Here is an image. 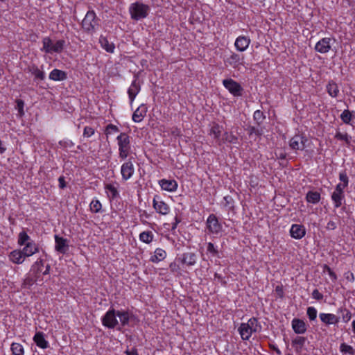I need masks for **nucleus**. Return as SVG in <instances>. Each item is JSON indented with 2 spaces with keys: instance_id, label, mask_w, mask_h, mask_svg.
<instances>
[{
  "instance_id": "nucleus-43",
  "label": "nucleus",
  "mask_w": 355,
  "mask_h": 355,
  "mask_svg": "<svg viewBox=\"0 0 355 355\" xmlns=\"http://www.w3.org/2000/svg\"><path fill=\"white\" fill-rule=\"evenodd\" d=\"M353 117L352 113L349 110H345L340 114V119L344 123L350 124Z\"/></svg>"
},
{
  "instance_id": "nucleus-9",
  "label": "nucleus",
  "mask_w": 355,
  "mask_h": 355,
  "mask_svg": "<svg viewBox=\"0 0 355 355\" xmlns=\"http://www.w3.org/2000/svg\"><path fill=\"white\" fill-rule=\"evenodd\" d=\"M134 171L135 168L133 162H132V158H130L121 166V173L123 180H129L132 176Z\"/></svg>"
},
{
  "instance_id": "nucleus-37",
  "label": "nucleus",
  "mask_w": 355,
  "mask_h": 355,
  "mask_svg": "<svg viewBox=\"0 0 355 355\" xmlns=\"http://www.w3.org/2000/svg\"><path fill=\"white\" fill-rule=\"evenodd\" d=\"M220 128L218 124L215 123L210 130V135H214V139L217 140L218 144L221 145V140L219 139L220 136Z\"/></svg>"
},
{
  "instance_id": "nucleus-64",
  "label": "nucleus",
  "mask_w": 355,
  "mask_h": 355,
  "mask_svg": "<svg viewBox=\"0 0 355 355\" xmlns=\"http://www.w3.org/2000/svg\"><path fill=\"white\" fill-rule=\"evenodd\" d=\"M125 354L126 355H139L137 349L135 347L132 348L131 350H125Z\"/></svg>"
},
{
  "instance_id": "nucleus-50",
  "label": "nucleus",
  "mask_w": 355,
  "mask_h": 355,
  "mask_svg": "<svg viewBox=\"0 0 355 355\" xmlns=\"http://www.w3.org/2000/svg\"><path fill=\"white\" fill-rule=\"evenodd\" d=\"M335 138L338 139V140H343V141H345V143L347 144V145H349L350 144V141H349V135L345 133V134H342L341 132H337L336 135H335Z\"/></svg>"
},
{
  "instance_id": "nucleus-28",
  "label": "nucleus",
  "mask_w": 355,
  "mask_h": 355,
  "mask_svg": "<svg viewBox=\"0 0 355 355\" xmlns=\"http://www.w3.org/2000/svg\"><path fill=\"white\" fill-rule=\"evenodd\" d=\"M166 257V252L165 250L161 248H157L155 251V254L153 255L150 261L153 263H158L164 260Z\"/></svg>"
},
{
  "instance_id": "nucleus-10",
  "label": "nucleus",
  "mask_w": 355,
  "mask_h": 355,
  "mask_svg": "<svg viewBox=\"0 0 355 355\" xmlns=\"http://www.w3.org/2000/svg\"><path fill=\"white\" fill-rule=\"evenodd\" d=\"M307 139L302 135H295L290 140V146L294 150H304Z\"/></svg>"
},
{
  "instance_id": "nucleus-36",
  "label": "nucleus",
  "mask_w": 355,
  "mask_h": 355,
  "mask_svg": "<svg viewBox=\"0 0 355 355\" xmlns=\"http://www.w3.org/2000/svg\"><path fill=\"white\" fill-rule=\"evenodd\" d=\"M34 241L27 234L25 231L21 232L18 235L17 243L19 245H25L28 242H33Z\"/></svg>"
},
{
  "instance_id": "nucleus-46",
  "label": "nucleus",
  "mask_w": 355,
  "mask_h": 355,
  "mask_svg": "<svg viewBox=\"0 0 355 355\" xmlns=\"http://www.w3.org/2000/svg\"><path fill=\"white\" fill-rule=\"evenodd\" d=\"M101 203L98 200H93L90 203V209L94 213H98L101 209Z\"/></svg>"
},
{
  "instance_id": "nucleus-42",
  "label": "nucleus",
  "mask_w": 355,
  "mask_h": 355,
  "mask_svg": "<svg viewBox=\"0 0 355 355\" xmlns=\"http://www.w3.org/2000/svg\"><path fill=\"white\" fill-rule=\"evenodd\" d=\"M245 324H249V328L252 330L253 332H256L261 329V326L259 325L258 320L255 318H250Z\"/></svg>"
},
{
  "instance_id": "nucleus-54",
  "label": "nucleus",
  "mask_w": 355,
  "mask_h": 355,
  "mask_svg": "<svg viewBox=\"0 0 355 355\" xmlns=\"http://www.w3.org/2000/svg\"><path fill=\"white\" fill-rule=\"evenodd\" d=\"M105 189L109 191L111 193V196L112 198H116L118 195H119V193H118V191L116 189V188L115 187H114L112 184H107L105 186Z\"/></svg>"
},
{
  "instance_id": "nucleus-47",
  "label": "nucleus",
  "mask_w": 355,
  "mask_h": 355,
  "mask_svg": "<svg viewBox=\"0 0 355 355\" xmlns=\"http://www.w3.org/2000/svg\"><path fill=\"white\" fill-rule=\"evenodd\" d=\"M340 350L343 353H349L351 355H354L355 351L351 345L346 343H342L340 346Z\"/></svg>"
},
{
  "instance_id": "nucleus-3",
  "label": "nucleus",
  "mask_w": 355,
  "mask_h": 355,
  "mask_svg": "<svg viewBox=\"0 0 355 355\" xmlns=\"http://www.w3.org/2000/svg\"><path fill=\"white\" fill-rule=\"evenodd\" d=\"M119 145V157L125 159L130 151V137L124 132L121 133L116 138Z\"/></svg>"
},
{
  "instance_id": "nucleus-26",
  "label": "nucleus",
  "mask_w": 355,
  "mask_h": 355,
  "mask_svg": "<svg viewBox=\"0 0 355 355\" xmlns=\"http://www.w3.org/2000/svg\"><path fill=\"white\" fill-rule=\"evenodd\" d=\"M99 43L101 46L108 53H113L115 46L112 42H109L107 38L103 35L99 37Z\"/></svg>"
},
{
  "instance_id": "nucleus-48",
  "label": "nucleus",
  "mask_w": 355,
  "mask_h": 355,
  "mask_svg": "<svg viewBox=\"0 0 355 355\" xmlns=\"http://www.w3.org/2000/svg\"><path fill=\"white\" fill-rule=\"evenodd\" d=\"M64 41L62 40H58L53 44V53H60L64 49Z\"/></svg>"
},
{
  "instance_id": "nucleus-23",
  "label": "nucleus",
  "mask_w": 355,
  "mask_h": 355,
  "mask_svg": "<svg viewBox=\"0 0 355 355\" xmlns=\"http://www.w3.org/2000/svg\"><path fill=\"white\" fill-rule=\"evenodd\" d=\"M33 340L40 348L46 349L49 347V343L45 340L43 332H37L33 337Z\"/></svg>"
},
{
  "instance_id": "nucleus-49",
  "label": "nucleus",
  "mask_w": 355,
  "mask_h": 355,
  "mask_svg": "<svg viewBox=\"0 0 355 355\" xmlns=\"http://www.w3.org/2000/svg\"><path fill=\"white\" fill-rule=\"evenodd\" d=\"M339 311L341 313H343L342 318L345 322H347L348 321L350 320V319L352 318V314L349 310H347L345 308H344V309L341 308L339 309Z\"/></svg>"
},
{
  "instance_id": "nucleus-51",
  "label": "nucleus",
  "mask_w": 355,
  "mask_h": 355,
  "mask_svg": "<svg viewBox=\"0 0 355 355\" xmlns=\"http://www.w3.org/2000/svg\"><path fill=\"white\" fill-rule=\"evenodd\" d=\"M306 313L310 320H315L317 317V310L314 307H308Z\"/></svg>"
},
{
  "instance_id": "nucleus-24",
  "label": "nucleus",
  "mask_w": 355,
  "mask_h": 355,
  "mask_svg": "<svg viewBox=\"0 0 355 355\" xmlns=\"http://www.w3.org/2000/svg\"><path fill=\"white\" fill-rule=\"evenodd\" d=\"M306 338L302 336H297L295 338L292 340L291 345L295 348V351L297 353H300L304 347Z\"/></svg>"
},
{
  "instance_id": "nucleus-31",
  "label": "nucleus",
  "mask_w": 355,
  "mask_h": 355,
  "mask_svg": "<svg viewBox=\"0 0 355 355\" xmlns=\"http://www.w3.org/2000/svg\"><path fill=\"white\" fill-rule=\"evenodd\" d=\"M320 198V193L318 191H309L306 195V201L312 204L318 203Z\"/></svg>"
},
{
  "instance_id": "nucleus-52",
  "label": "nucleus",
  "mask_w": 355,
  "mask_h": 355,
  "mask_svg": "<svg viewBox=\"0 0 355 355\" xmlns=\"http://www.w3.org/2000/svg\"><path fill=\"white\" fill-rule=\"evenodd\" d=\"M248 132L250 135L254 134L255 135L260 137L263 135V129L262 128H257L254 126H250L248 128Z\"/></svg>"
},
{
  "instance_id": "nucleus-20",
  "label": "nucleus",
  "mask_w": 355,
  "mask_h": 355,
  "mask_svg": "<svg viewBox=\"0 0 355 355\" xmlns=\"http://www.w3.org/2000/svg\"><path fill=\"white\" fill-rule=\"evenodd\" d=\"M250 40L245 36H239L235 41V46L239 51H244L249 46Z\"/></svg>"
},
{
  "instance_id": "nucleus-39",
  "label": "nucleus",
  "mask_w": 355,
  "mask_h": 355,
  "mask_svg": "<svg viewBox=\"0 0 355 355\" xmlns=\"http://www.w3.org/2000/svg\"><path fill=\"white\" fill-rule=\"evenodd\" d=\"M238 137L232 133L225 132L221 139L223 143L236 144Z\"/></svg>"
},
{
  "instance_id": "nucleus-32",
  "label": "nucleus",
  "mask_w": 355,
  "mask_h": 355,
  "mask_svg": "<svg viewBox=\"0 0 355 355\" xmlns=\"http://www.w3.org/2000/svg\"><path fill=\"white\" fill-rule=\"evenodd\" d=\"M117 316L119 318L121 326L125 327L128 324L130 319V313L126 311H118Z\"/></svg>"
},
{
  "instance_id": "nucleus-4",
  "label": "nucleus",
  "mask_w": 355,
  "mask_h": 355,
  "mask_svg": "<svg viewBox=\"0 0 355 355\" xmlns=\"http://www.w3.org/2000/svg\"><path fill=\"white\" fill-rule=\"evenodd\" d=\"M116 316L117 311H116L114 309L112 308L109 309L102 318V324L109 329H114L119 324Z\"/></svg>"
},
{
  "instance_id": "nucleus-56",
  "label": "nucleus",
  "mask_w": 355,
  "mask_h": 355,
  "mask_svg": "<svg viewBox=\"0 0 355 355\" xmlns=\"http://www.w3.org/2000/svg\"><path fill=\"white\" fill-rule=\"evenodd\" d=\"M94 129L92 127L86 126L84 128L83 131V137H90L94 134Z\"/></svg>"
},
{
  "instance_id": "nucleus-30",
  "label": "nucleus",
  "mask_w": 355,
  "mask_h": 355,
  "mask_svg": "<svg viewBox=\"0 0 355 355\" xmlns=\"http://www.w3.org/2000/svg\"><path fill=\"white\" fill-rule=\"evenodd\" d=\"M327 91L331 97H337L339 93L338 86L334 80H330L327 85Z\"/></svg>"
},
{
  "instance_id": "nucleus-34",
  "label": "nucleus",
  "mask_w": 355,
  "mask_h": 355,
  "mask_svg": "<svg viewBox=\"0 0 355 355\" xmlns=\"http://www.w3.org/2000/svg\"><path fill=\"white\" fill-rule=\"evenodd\" d=\"M43 47L41 49L46 53H53V44L50 37H46L42 40Z\"/></svg>"
},
{
  "instance_id": "nucleus-13",
  "label": "nucleus",
  "mask_w": 355,
  "mask_h": 355,
  "mask_svg": "<svg viewBox=\"0 0 355 355\" xmlns=\"http://www.w3.org/2000/svg\"><path fill=\"white\" fill-rule=\"evenodd\" d=\"M292 328L297 334H303L306 331V323L301 319L294 318L292 320Z\"/></svg>"
},
{
  "instance_id": "nucleus-14",
  "label": "nucleus",
  "mask_w": 355,
  "mask_h": 355,
  "mask_svg": "<svg viewBox=\"0 0 355 355\" xmlns=\"http://www.w3.org/2000/svg\"><path fill=\"white\" fill-rule=\"evenodd\" d=\"M291 236L296 239H300L304 236L306 234L305 228L302 225L294 224L291 226L290 230Z\"/></svg>"
},
{
  "instance_id": "nucleus-2",
  "label": "nucleus",
  "mask_w": 355,
  "mask_h": 355,
  "mask_svg": "<svg viewBox=\"0 0 355 355\" xmlns=\"http://www.w3.org/2000/svg\"><path fill=\"white\" fill-rule=\"evenodd\" d=\"M149 11L150 7L139 1L132 3L129 8L131 18L137 21L146 18Z\"/></svg>"
},
{
  "instance_id": "nucleus-27",
  "label": "nucleus",
  "mask_w": 355,
  "mask_h": 355,
  "mask_svg": "<svg viewBox=\"0 0 355 355\" xmlns=\"http://www.w3.org/2000/svg\"><path fill=\"white\" fill-rule=\"evenodd\" d=\"M40 277V275H33L30 273L24 280L21 287L23 288H30Z\"/></svg>"
},
{
  "instance_id": "nucleus-35",
  "label": "nucleus",
  "mask_w": 355,
  "mask_h": 355,
  "mask_svg": "<svg viewBox=\"0 0 355 355\" xmlns=\"http://www.w3.org/2000/svg\"><path fill=\"white\" fill-rule=\"evenodd\" d=\"M44 266V261L42 259H38L32 266L31 272L33 275H40L42 272V268Z\"/></svg>"
},
{
  "instance_id": "nucleus-7",
  "label": "nucleus",
  "mask_w": 355,
  "mask_h": 355,
  "mask_svg": "<svg viewBox=\"0 0 355 355\" xmlns=\"http://www.w3.org/2000/svg\"><path fill=\"white\" fill-rule=\"evenodd\" d=\"M206 223L209 232L212 234H218L222 230V225L214 214L209 216Z\"/></svg>"
},
{
  "instance_id": "nucleus-25",
  "label": "nucleus",
  "mask_w": 355,
  "mask_h": 355,
  "mask_svg": "<svg viewBox=\"0 0 355 355\" xmlns=\"http://www.w3.org/2000/svg\"><path fill=\"white\" fill-rule=\"evenodd\" d=\"M238 330L241 338L244 340H248L253 333L252 330L249 328V324L245 323H241Z\"/></svg>"
},
{
  "instance_id": "nucleus-38",
  "label": "nucleus",
  "mask_w": 355,
  "mask_h": 355,
  "mask_svg": "<svg viewBox=\"0 0 355 355\" xmlns=\"http://www.w3.org/2000/svg\"><path fill=\"white\" fill-rule=\"evenodd\" d=\"M344 193H339L334 191L331 194V199L334 202L335 207L338 208L342 205V200L344 198Z\"/></svg>"
},
{
  "instance_id": "nucleus-22",
  "label": "nucleus",
  "mask_w": 355,
  "mask_h": 355,
  "mask_svg": "<svg viewBox=\"0 0 355 355\" xmlns=\"http://www.w3.org/2000/svg\"><path fill=\"white\" fill-rule=\"evenodd\" d=\"M9 259L12 262L16 264H21L24 262L25 257H24L21 250H15L10 253Z\"/></svg>"
},
{
  "instance_id": "nucleus-40",
  "label": "nucleus",
  "mask_w": 355,
  "mask_h": 355,
  "mask_svg": "<svg viewBox=\"0 0 355 355\" xmlns=\"http://www.w3.org/2000/svg\"><path fill=\"white\" fill-rule=\"evenodd\" d=\"M139 239L146 243H150L153 239V234L150 231L143 232L139 234Z\"/></svg>"
},
{
  "instance_id": "nucleus-19",
  "label": "nucleus",
  "mask_w": 355,
  "mask_h": 355,
  "mask_svg": "<svg viewBox=\"0 0 355 355\" xmlns=\"http://www.w3.org/2000/svg\"><path fill=\"white\" fill-rule=\"evenodd\" d=\"M159 183L162 189L168 191H175L178 188V183L174 180L162 179Z\"/></svg>"
},
{
  "instance_id": "nucleus-1",
  "label": "nucleus",
  "mask_w": 355,
  "mask_h": 355,
  "mask_svg": "<svg viewBox=\"0 0 355 355\" xmlns=\"http://www.w3.org/2000/svg\"><path fill=\"white\" fill-rule=\"evenodd\" d=\"M100 19L97 17L94 10H89L82 21L83 29L87 34L92 35L99 26Z\"/></svg>"
},
{
  "instance_id": "nucleus-53",
  "label": "nucleus",
  "mask_w": 355,
  "mask_h": 355,
  "mask_svg": "<svg viewBox=\"0 0 355 355\" xmlns=\"http://www.w3.org/2000/svg\"><path fill=\"white\" fill-rule=\"evenodd\" d=\"M16 109L18 110L19 114L20 116H22L24 114V102L21 99H17L16 101Z\"/></svg>"
},
{
  "instance_id": "nucleus-6",
  "label": "nucleus",
  "mask_w": 355,
  "mask_h": 355,
  "mask_svg": "<svg viewBox=\"0 0 355 355\" xmlns=\"http://www.w3.org/2000/svg\"><path fill=\"white\" fill-rule=\"evenodd\" d=\"M196 254L195 252H184L180 256L178 257L175 259V261L190 267L196 264Z\"/></svg>"
},
{
  "instance_id": "nucleus-17",
  "label": "nucleus",
  "mask_w": 355,
  "mask_h": 355,
  "mask_svg": "<svg viewBox=\"0 0 355 355\" xmlns=\"http://www.w3.org/2000/svg\"><path fill=\"white\" fill-rule=\"evenodd\" d=\"M141 89L140 85L139 82L137 81V79L135 78L132 82L128 90V96L130 101V103L133 102L135 100L136 96L139 92Z\"/></svg>"
},
{
  "instance_id": "nucleus-21",
  "label": "nucleus",
  "mask_w": 355,
  "mask_h": 355,
  "mask_svg": "<svg viewBox=\"0 0 355 355\" xmlns=\"http://www.w3.org/2000/svg\"><path fill=\"white\" fill-rule=\"evenodd\" d=\"M67 78V74L65 71L54 69L49 73V79L54 81H62Z\"/></svg>"
},
{
  "instance_id": "nucleus-55",
  "label": "nucleus",
  "mask_w": 355,
  "mask_h": 355,
  "mask_svg": "<svg viewBox=\"0 0 355 355\" xmlns=\"http://www.w3.org/2000/svg\"><path fill=\"white\" fill-rule=\"evenodd\" d=\"M119 129L117 126L113 125V124H109L105 129V134L106 135H110L115 132H119Z\"/></svg>"
},
{
  "instance_id": "nucleus-41",
  "label": "nucleus",
  "mask_w": 355,
  "mask_h": 355,
  "mask_svg": "<svg viewBox=\"0 0 355 355\" xmlns=\"http://www.w3.org/2000/svg\"><path fill=\"white\" fill-rule=\"evenodd\" d=\"M12 355H24V350L23 346L19 343H13L11 345Z\"/></svg>"
},
{
  "instance_id": "nucleus-11",
  "label": "nucleus",
  "mask_w": 355,
  "mask_h": 355,
  "mask_svg": "<svg viewBox=\"0 0 355 355\" xmlns=\"http://www.w3.org/2000/svg\"><path fill=\"white\" fill-rule=\"evenodd\" d=\"M55 249L61 254H65L69 248L68 241L67 239L55 235Z\"/></svg>"
},
{
  "instance_id": "nucleus-60",
  "label": "nucleus",
  "mask_w": 355,
  "mask_h": 355,
  "mask_svg": "<svg viewBox=\"0 0 355 355\" xmlns=\"http://www.w3.org/2000/svg\"><path fill=\"white\" fill-rule=\"evenodd\" d=\"M223 199L225 202V206L230 207H233L234 200H233V198L230 196H225Z\"/></svg>"
},
{
  "instance_id": "nucleus-63",
  "label": "nucleus",
  "mask_w": 355,
  "mask_h": 355,
  "mask_svg": "<svg viewBox=\"0 0 355 355\" xmlns=\"http://www.w3.org/2000/svg\"><path fill=\"white\" fill-rule=\"evenodd\" d=\"M59 187L60 189H64L66 187V182L64 180V178L63 176H60L58 179Z\"/></svg>"
},
{
  "instance_id": "nucleus-57",
  "label": "nucleus",
  "mask_w": 355,
  "mask_h": 355,
  "mask_svg": "<svg viewBox=\"0 0 355 355\" xmlns=\"http://www.w3.org/2000/svg\"><path fill=\"white\" fill-rule=\"evenodd\" d=\"M339 180L343 182V184L344 186H347L349 182V178L347 177V173L344 171L342 173H340L339 174Z\"/></svg>"
},
{
  "instance_id": "nucleus-18",
  "label": "nucleus",
  "mask_w": 355,
  "mask_h": 355,
  "mask_svg": "<svg viewBox=\"0 0 355 355\" xmlns=\"http://www.w3.org/2000/svg\"><path fill=\"white\" fill-rule=\"evenodd\" d=\"M147 112V107L146 105L142 104L132 114V120L136 122L139 123L143 120V119L145 117Z\"/></svg>"
},
{
  "instance_id": "nucleus-5",
  "label": "nucleus",
  "mask_w": 355,
  "mask_h": 355,
  "mask_svg": "<svg viewBox=\"0 0 355 355\" xmlns=\"http://www.w3.org/2000/svg\"><path fill=\"white\" fill-rule=\"evenodd\" d=\"M223 84L224 87L234 96H241L242 95V87L233 79H225L223 81Z\"/></svg>"
},
{
  "instance_id": "nucleus-45",
  "label": "nucleus",
  "mask_w": 355,
  "mask_h": 355,
  "mask_svg": "<svg viewBox=\"0 0 355 355\" xmlns=\"http://www.w3.org/2000/svg\"><path fill=\"white\" fill-rule=\"evenodd\" d=\"M254 120L256 121L257 125H260L263 121L265 119L266 116L263 114V112L261 110H256L253 115Z\"/></svg>"
},
{
  "instance_id": "nucleus-15",
  "label": "nucleus",
  "mask_w": 355,
  "mask_h": 355,
  "mask_svg": "<svg viewBox=\"0 0 355 355\" xmlns=\"http://www.w3.org/2000/svg\"><path fill=\"white\" fill-rule=\"evenodd\" d=\"M24 257H29L32 256L33 254L37 253L39 252V247L35 243V241L33 242H28L26 243V245H24V248L21 250Z\"/></svg>"
},
{
  "instance_id": "nucleus-16",
  "label": "nucleus",
  "mask_w": 355,
  "mask_h": 355,
  "mask_svg": "<svg viewBox=\"0 0 355 355\" xmlns=\"http://www.w3.org/2000/svg\"><path fill=\"white\" fill-rule=\"evenodd\" d=\"M319 317L321 321L327 325L336 324L340 320L338 316L332 313H320Z\"/></svg>"
},
{
  "instance_id": "nucleus-58",
  "label": "nucleus",
  "mask_w": 355,
  "mask_h": 355,
  "mask_svg": "<svg viewBox=\"0 0 355 355\" xmlns=\"http://www.w3.org/2000/svg\"><path fill=\"white\" fill-rule=\"evenodd\" d=\"M324 270L327 271L330 276L331 279L334 281H336L337 279V275L331 269L330 267L325 265L324 266Z\"/></svg>"
},
{
  "instance_id": "nucleus-61",
  "label": "nucleus",
  "mask_w": 355,
  "mask_h": 355,
  "mask_svg": "<svg viewBox=\"0 0 355 355\" xmlns=\"http://www.w3.org/2000/svg\"><path fill=\"white\" fill-rule=\"evenodd\" d=\"M347 187V186H344V184H343L342 183H339L338 184H337L334 191L339 193H344L343 190Z\"/></svg>"
},
{
  "instance_id": "nucleus-44",
  "label": "nucleus",
  "mask_w": 355,
  "mask_h": 355,
  "mask_svg": "<svg viewBox=\"0 0 355 355\" xmlns=\"http://www.w3.org/2000/svg\"><path fill=\"white\" fill-rule=\"evenodd\" d=\"M207 252L212 257L220 258L219 252L217 248L211 242H209L207 245Z\"/></svg>"
},
{
  "instance_id": "nucleus-33",
  "label": "nucleus",
  "mask_w": 355,
  "mask_h": 355,
  "mask_svg": "<svg viewBox=\"0 0 355 355\" xmlns=\"http://www.w3.org/2000/svg\"><path fill=\"white\" fill-rule=\"evenodd\" d=\"M241 60H243V58H241L239 54L232 53L230 57L227 58V62L232 67L236 68L241 64Z\"/></svg>"
},
{
  "instance_id": "nucleus-29",
  "label": "nucleus",
  "mask_w": 355,
  "mask_h": 355,
  "mask_svg": "<svg viewBox=\"0 0 355 355\" xmlns=\"http://www.w3.org/2000/svg\"><path fill=\"white\" fill-rule=\"evenodd\" d=\"M28 70L34 76L35 79L43 80L45 78L44 72L41 71L36 65L32 64L28 67Z\"/></svg>"
},
{
  "instance_id": "nucleus-59",
  "label": "nucleus",
  "mask_w": 355,
  "mask_h": 355,
  "mask_svg": "<svg viewBox=\"0 0 355 355\" xmlns=\"http://www.w3.org/2000/svg\"><path fill=\"white\" fill-rule=\"evenodd\" d=\"M312 297L317 300L323 299V295L319 292L318 289H314L312 292Z\"/></svg>"
},
{
  "instance_id": "nucleus-62",
  "label": "nucleus",
  "mask_w": 355,
  "mask_h": 355,
  "mask_svg": "<svg viewBox=\"0 0 355 355\" xmlns=\"http://www.w3.org/2000/svg\"><path fill=\"white\" fill-rule=\"evenodd\" d=\"M326 228L329 230H334L336 228V224L335 222L330 220L328 222Z\"/></svg>"
},
{
  "instance_id": "nucleus-8",
  "label": "nucleus",
  "mask_w": 355,
  "mask_h": 355,
  "mask_svg": "<svg viewBox=\"0 0 355 355\" xmlns=\"http://www.w3.org/2000/svg\"><path fill=\"white\" fill-rule=\"evenodd\" d=\"M153 206L157 213L162 215H166L170 211L169 206L164 201L160 200L157 196H155L153 198Z\"/></svg>"
},
{
  "instance_id": "nucleus-12",
  "label": "nucleus",
  "mask_w": 355,
  "mask_h": 355,
  "mask_svg": "<svg viewBox=\"0 0 355 355\" xmlns=\"http://www.w3.org/2000/svg\"><path fill=\"white\" fill-rule=\"evenodd\" d=\"M331 40L329 37H324L319 40L315 44V51L320 53H327L331 49Z\"/></svg>"
}]
</instances>
